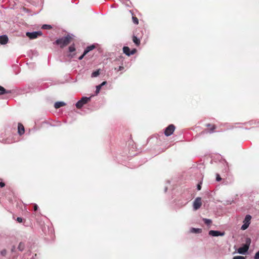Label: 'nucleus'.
I'll return each mask as SVG.
<instances>
[{"label": "nucleus", "mask_w": 259, "mask_h": 259, "mask_svg": "<svg viewBox=\"0 0 259 259\" xmlns=\"http://www.w3.org/2000/svg\"><path fill=\"white\" fill-rule=\"evenodd\" d=\"M131 163H127V165H126L125 166H126V167H130V168H133V167H131V164H130Z\"/></svg>", "instance_id": "obj_37"}, {"label": "nucleus", "mask_w": 259, "mask_h": 259, "mask_svg": "<svg viewBox=\"0 0 259 259\" xmlns=\"http://www.w3.org/2000/svg\"><path fill=\"white\" fill-rule=\"evenodd\" d=\"M167 183L168 184H170V181H167Z\"/></svg>", "instance_id": "obj_41"}, {"label": "nucleus", "mask_w": 259, "mask_h": 259, "mask_svg": "<svg viewBox=\"0 0 259 259\" xmlns=\"http://www.w3.org/2000/svg\"><path fill=\"white\" fill-rule=\"evenodd\" d=\"M202 220L204 223L207 226H209L212 223V221L210 219L203 218Z\"/></svg>", "instance_id": "obj_19"}, {"label": "nucleus", "mask_w": 259, "mask_h": 259, "mask_svg": "<svg viewBox=\"0 0 259 259\" xmlns=\"http://www.w3.org/2000/svg\"><path fill=\"white\" fill-rule=\"evenodd\" d=\"M251 219V217L249 214H247L245 216V219L243 221V224L241 227V230H245L249 227L250 224Z\"/></svg>", "instance_id": "obj_2"}, {"label": "nucleus", "mask_w": 259, "mask_h": 259, "mask_svg": "<svg viewBox=\"0 0 259 259\" xmlns=\"http://www.w3.org/2000/svg\"><path fill=\"white\" fill-rule=\"evenodd\" d=\"M38 209V206L37 204H34V211H36Z\"/></svg>", "instance_id": "obj_33"}, {"label": "nucleus", "mask_w": 259, "mask_h": 259, "mask_svg": "<svg viewBox=\"0 0 259 259\" xmlns=\"http://www.w3.org/2000/svg\"><path fill=\"white\" fill-rule=\"evenodd\" d=\"M66 105V103L64 102H57L55 103L54 107L56 109H58L61 107L64 106Z\"/></svg>", "instance_id": "obj_13"}, {"label": "nucleus", "mask_w": 259, "mask_h": 259, "mask_svg": "<svg viewBox=\"0 0 259 259\" xmlns=\"http://www.w3.org/2000/svg\"><path fill=\"white\" fill-rule=\"evenodd\" d=\"M132 19H133V22L135 24H136V25L138 24L139 20H138V19L136 17L133 16Z\"/></svg>", "instance_id": "obj_24"}, {"label": "nucleus", "mask_w": 259, "mask_h": 259, "mask_svg": "<svg viewBox=\"0 0 259 259\" xmlns=\"http://www.w3.org/2000/svg\"><path fill=\"white\" fill-rule=\"evenodd\" d=\"M8 41V37L6 35L0 36V44L2 45H5Z\"/></svg>", "instance_id": "obj_11"}, {"label": "nucleus", "mask_w": 259, "mask_h": 259, "mask_svg": "<svg viewBox=\"0 0 259 259\" xmlns=\"http://www.w3.org/2000/svg\"><path fill=\"white\" fill-rule=\"evenodd\" d=\"M124 69V67L122 66H120L119 67L118 71H121Z\"/></svg>", "instance_id": "obj_35"}, {"label": "nucleus", "mask_w": 259, "mask_h": 259, "mask_svg": "<svg viewBox=\"0 0 259 259\" xmlns=\"http://www.w3.org/2000/svg\"><path fill=\"white\" fill-rule=\"evenodd\" d=\"M107 83V82L106 81H103L101 84H100V85H101V87H102L103 85L106 84Z\"/></svg>", "instance_id": "obj_38"}, {"label": "nucleus", "mask_w": 259, "mask_h": 259, "mask_svg": "<svg viewBox=\"0 0 259 259\" xmlns=\"http://www.w3.org/2000/svg\"><path fill=\"white\" fill-rule=\"evenodd\" d=\"M224 166L225 167V172H227L228 170V169H229V166L228 165V163H226V164H224Z\"/></svg>", "instance_id": "obj_31"}, {"label": "nucleus", "mask_w": 259, "mask_h": 259, "mask_svg": "<svg viewBox=\"0 0 259 259\" xmlns=\"http://www.w3.org/2000/svg\"><path fill=\"white\" fill-rule=\"evenodd\" d=\"M12 91L7 90L4 87L0 85V95L5 94H11L12 93Z\"/></svg>", "instance_id": "obj_12"}, {"label": "nucleus", "mask_w": 259, "mask_h": 259, "mask_svg": "<svg viewBox=\"0 0 259 259\" xmlns=\"http://www.w3.org/2000/svg\"><path fill=\"white\" fill-rule=\"evenodd\" d=\"M90 101V98L82 97L79 101H78L76 104V107L78 109H80L83 105L87 103Z\"/></svg>", "instance_id": "obj_3"}, {"label": "nucleus", "mask_w": 259, "mask_h": 259, "mask_svg": "<svg viewBox=\"0 0 259 259\" xmlns=\"http://www.w3.org/2000/svg\"><path fill=\"white\" fill-rule=\"evenodd\" d=\"M100 69H98L95 71H94L92 74V77H97L100 74Z\"/></svg>", "instance_id": "obj_21"}, {"label": "nucleus", "mask_w": 259, "mask_h": 259, "mask_svg": "<svg viewBox=\"0 0 259 259\" xmlns=\"http://www.w3.org/2000/svg\"><path fill=\"white\" fill-rule=\"evenodd\" d=\"M167 186H165V188H164V192H166L167 190Z\"/></svg>", "instance_id": "obj_39"}, {"label": "nucleus", "mask_w": 259, "mask_h": 259, "mask_svg": "<svg viewBox=\"0 0 259 259\" xmlns=\"http://www.w3.org/2000/svg\"><path fill=\"white\" fill-rule=\"evenodd\" d=\"M41 28L44 29H51L52 28V27L50 25L44 24L42 26Z\"/></svg>", "instance_id": "obj_22"}, {"label": "nucleus", "mask_w": 259, "mask_h": 259, "mask_svg": "<svg viewBox=\"0 0 259 259\" xmlns=\"http://www.w3.org/2000/svg\"><path fill=\"white\" fill-rule=\"evenodd\" d=\"M208 234L210 236L213 237H217L219 236H223L225 235V232H221L217 230H210L209 231Z\"/></svg>", "instance_id": "obj_8"}, {"label": "nucleus", "mask_w": 259, "mask_h": 259, "mask_svg": "<svg viewBox=\"0 0 259 259\" xmlns=\"http://www.w3.org/2000/svg\"><path fill=\"white\" fill-rule=\"evenodd\" d=\"M95 48V46L93 45L88 47L84 51V55H86L90 51L93 50Z\"/></svg>", "instance_id": "obj_17"}, {"label": "nucleus", "mask_w": 259, "mask_h": 259, "mask_svg": "<svg viewBox=\"0 0 259 259\" xmlns=\"http://www.w3.org/2000/svg\"><path fill=\"white\" fill-rule=\"evenodd\" d=\"M202 184V181H200L197 185V189L199 191L201 189V185Z\"/></svg>", "instance_id": "obj_26"}, {"label": "nucleus", "mask_w": 259, "mask_h": 259, "mask_svg": "<svg viewBox=\"0 0 259 259\" xmlns=\"http://www.w3.org/2000/svg\"><path fill=\"white\" fill-rule=\"evenodd\" d=\"M5 186V183L2 182H0V187H1V188H3V187H4Z\"/></svg>", "instance_id": "obj_34"}, {"label": "nucleus", "mask_w": 259, "mask_h": 259, "mask_svg": "<svg viewBox=\"0 0 259 259\" xmlns=\"http://www.w3.org/2000/svg\"><path fill=\"white\" fill-rule=\"evenodd\" d=\"M133 41L137 46H139L140 44V39L136 36H133Z\"/></svg>", "instance_id": "obj_15"}, {"label": "nucleus", "mask_w": 259, "mask_h": 259, "mask_svg": "<svg viewBox=\"0 0 259 259\" xmlns=\"http://www.w3.org/2000/svg\"><path fill=\"white\" fill-rule=\"evenodd\" d=\"M190 231L192 233H199L201 232V230L199 228H191Z\"/></svg>", "instance_id": "obj_18"}, {"label": "nucleus", "mask_w": 259, "mask_h": 259, "mask_svg": "<svg viewBox=\"0 0 259 259\" xmlns=\"http://www.w3.org/2000/svg\"><path fill=\"white\" fill-rule=\"evenodd\" d=\"M25 248V244L23 242H20L18 245V249L21 251H22Z\"/></svg>", "instance_id": "obj_20"}, {"label": "nucleus", "mask_w": 259, "mask_h": 259, "mask_svg": "<svg viewBox=\"0 0 259 259\" xmlns=\"http://www.w3.org/2000/svg\"><path fill=\"white\" fill-rule=\"evenodd\" d=\"M75 51V48L74 44L72 45H71L69 47V52L71 53V52H74Z\"/></svg>", "instance_id": "obj_23"}, {"label": "nucleus", "mask_w": 259, "mask_h": 259, "mask_svg": "<svg viewBox=\"0 0 259 259\" xmlns=\"http://www.w3.org/2000/svg\"><path fill=\"white\" fill-rule=\"evenodd\" d=\"M175 130V126L174 124L169 125L164 131V135L166 136H169L172 135Z\"/></svg>", "instance_id": "obj_5"}, {"label": "nucleus", "mask_w": 259, "mask_h": 259, "mask_svg": "<svg viewBox=\"0 0 259 259\" xmlns=\"http://www.w3.org/2000/svg\"><path fill=\"white\" fill-rule=\"evenodd\" d=\"M101 87H102L100 85H97L96 87V94H98L100 92V90L101 89Z\"/></svg>", "instance_id": "obj_25"}, {"label": "nucleus", "mask_w": 259, "mask_h": 259, "mask_svg": "<svg viewBox=\"0 0 259 259\" xmlns=\"http://www.w3.org/2000/svg\"><path fill=\"white\" fill-rule=\"evenodd\" d=\"M123 52L126 55L130 56L132 55H134V54H135L137 52V50L136 49H134L132 51H131L129 47H123Z\"/></svg>", "instance_id": "obj_7"}, {"label": "nucleus", "mask_w": 259, "mask_h": 259, "mask_svg": "<svg viewBox=\"0 0 259 259\" xmlns=\"http://www.w3.org/2000/svg\"><path fill=\"white\" fill-rule=\"evenodd\" d=\"M254 259H259V250L255 254Z\"/></svg>", "instance_id": "obj_30"}, {"label": "nucleus", "mask_w": 259, "mask_h": 259, "mask_svg": "<svg viewBox=\"0 0 259 259\" xmlns=\"http://www.w3.org/2000/svg\"><path fill=\"white\" fill-rule=\"evenodd\" d=\"M248 248L243 245V246L239 247L238 249V252L239 254H245L248 251Z\"/></svg>", "instance_id": "obj_10"}, {"label": "nucleus", "mask_w": 259, "mask_h": 259, "mask_svg": "<svg viewBox=\"0 0 259 259\" xmlns=\"http://www.w3.org/2000/svg\"><path fill=\"white\" fill-rule=\"evenodd\" d=\"M201 198L200 197H197L193 203V209L196 210L198 209L201 206Z\"/></svg>", "instance_id": "obj_6"}, {"label": "nucleus", "mask_w": 259, "mask_h": 259, "mask_svg": "<svg viewBox=\"0 0 259 259\" xmlns=\"http://www.w3.org/2000/svg\"><path fill=\"white\" fill-rule=\"evenodd\" d=\"M85 55H84V53H83V54L79 57L78 59H79V60H82V59H83V57H84Z\"/></svg>", "instance_id": "obj_36"}, {"label": "nucleus", "mask_w": 259, "mask_h": 259, "mask_svg": "<svg viewBox=\"0 0 259 259\" xmlns=\"http://www.w3.org/2000/svg\"><path fill=\"white\" fill-rule=\"evenodd\" d=\"M207 127L209 128V131L210 132H213L214 130L216 128V126L214 124H211L210 123H208L206 125Z\"/></svg>", "instance_id": "obj_14"}, {"label": "nucleus", "mask_w": 259, "mask_h": 259, "mask_svg": "<svg viewBox=\"0 0 259 259\" xmlns=\"http://www.w3.org/2000/svg\"><path fill=\"white\" fill-rule=\"evenodd\" d=\"M251 242V239L250 238H246L245 239V243L244 244V245L249 249Z\"/></svg>", "instance_id": "obj_16"}, {"label": "nucleus", "mask_w": 259, "mask_h": 259, "mask_svg": "<svg viewBox=\"0 0 259 259\" xmlns=\"http://www.w3.org/2000/svg\"><path fill=\"white\" fill-rule=\"evenodd\" d=\"M42 33L41 31H34L32 32H27L26 35L27 37H28L30 39H35L37 38L38 36H40L42 35Z\"/></svg>", "instance_id": "obj_4"}, {"label": "nucleus", "mask_w": 259, "mask_h": 259, "mask_svg": "<svg viewBox=\"0 0 259 259\" xmlns=\"http://www.w3.org/2000/svg\"><path fill=\"white\" fill-rule=\"evenodd\" d=\"M16 220L19 223H22L23 219L21 217H18Z\"/></svg>", "instance_id": "obj_32"}, {"label": "nucleus", "mask_w": 259, "mask_h": 259, "mask_svg": "<svg viewBox=\"0 0 259 259\" xmlns=\"http://www.w3.org/2000/svg\"><path fill=\"white\" fill-rule=\"evenodd\" d=\"M221 179H221L220 175L218 174H217V175H216V181L217 182H220L221 180Z\"/></svg>", "instance_id": "obj_29"}, {"label": "nucleus", "mask_w": 259, "mask_h": 259, "mask_svg": "<svg viewBox=\"0 0 259 259\" xmlns=\"http://www.w3.org/2000/svg\"><path fill=\"white\" fill-rule=\"evenodd\" d=\"M18 133L19 135H22L25 133L24 127L21 123H18Z\"/></svg>", "instance_id": "obj_9"}, {"label": "nucleus", "mask_w": 259, "mask_h": 259, "mask_svg": "<svg viewBox=\"0 0 259 259\" xmlns=\"http://www.w3.org/2000/svg\"><path fill=\"white\" fill-rule=\"evenodd\" d=\"M233 259H245V257L240 255L235 256L233 257Z\"/></svg>", "instance_id": "obj_27"}, {"label": "nucleus", "mask_w": 259, "mask_h": 259, "mask_svg": "<svg viewBox=\"0 0 259 259\" xmlns=\"http://www.w3.org/2000/svg\"><path fill=\"white\" fill-rule=\"evenodd\" d=\"M7 254V250L6 249H3L2 250H1V254L2 255V256H5Z\"/></svg>", "instance_id": "obj_28"}, {"label": "nucleus", "mask_w": 259, "mask_h": 259, "mask_svg": "<svg viewBox=\"0 0 259 259\" xmlns=\"http://www.w3.org/2000/svg\"><path fill=\"white\" fill-rule=\"evenodd\" d=\"M69 56L71 57V58H73L74 55H69Z\"/></svg>", "instance_id": "obj_40"}, {"label": "nucleus", "mask_w": 259, "mask_h": 259, "mask_svg": "<svg viewBox=\"0 0 259 259\" xmlns=\"http://www.w3.org/2000/svg\"><path fill=\"white\" fill-rule=\"evenodd\" d=\"M71 39L72 37L69 35H67L65 37L57 39L55 44L60 45V47L63 48L69 45L71 42Z\"/></svg>", "instance_id": "obj_1"}]
</instances>
